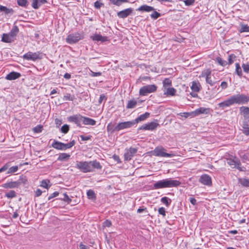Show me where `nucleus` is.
<instances>
[{
	"instance_id": "864d4df0",
	"label": "nucleus",
	"mask_w": 249,
	"mask_h": 249,
	"mask_svg": "<svg viewBox=\"0 0 249 249\" xmlns=\"http://www.w3.org/2000/svg\"><path fill=\"white\" fill-rule=\"evenodd\" d=\"M69 129L70 127L69 125L66 124H64L61 128V131L64 134H66L68 132Z\"/></svg>"
},
{
	"instance_id": "8fccbe9b",
	"label": "nucleus",
	"mask_w": 249,
	"mask_h": 249,
	"mask_svg": "<svg viewBox=\"0 0 249 249\" xmlns=\"http://www.w3.org/2000/svg\"><path fill=\"white\" fill-rule=\"evenodd\" d=\"M6 196L9 198H12L16 197V193L15 191L11 190L8 193L6 194Z\"/></svg>"
},
{
	"instance_id": "dca6fc26",
	"label": "nucleus",
	"mask_w": 249,
	"mask_h": 249,
	"mask_svg": "<svg viewBox=\"0 0 249 249\" xmlns=\"http://www.w3.org/2000/svg\"><path fill=\"white\" fill-rule=\"evenodd\" d=\"M166 181L167 188L177 187L181 184V182L179 180L171 178H166Z\"/></svg>"
},
{
	"instance_id": "20e7f679",
	"label": "nucleus",
	"mask_w": 249,
	"mask_h": 249,
	"mask_svg": "<svg viewBox=\"0 0 249 249\" xmlns=\"http://www.w3.org/2000/svg\"><path fill=\"white\" fill-rule=\"evenodd\" d=\"M90 162L89 161H76L75 167L83 173H86L91 172L93 170L91 168Z\"/></svg>"
},
{
	"instance_id": "a878e982",
	"label": "nucleus",
	"mask_w": 249,
	"mask_h": 249,
	"mask_svg": "<svg viewBox=\"0 0 249 249\" xmlns=\"http://www.w3.org/2000/svg\"><path fill=\"white\" fill-rule=\"evenodd\" d=\"M136 10L142 12H149L154 10L153 7L146 4L142 5L138 8Z\"/></svg>"
},
{
	"instance_id": "4be33fe9",
	"label": "nucleus",
	"mask_w": 249,
	"mask_h": 249,
	"mask_svg": "<svg viewBox=\"0 0 249 249\" xmlns=\"http://www.w3.org/2000/svg\"><path fill=\"white\" fill-rule=\"evenodd\" d=\"M90 38L93 41H100L102 42H106L108 40V37L107 36H103L100 34H95L91 36Z\"/></svg>"
},
{
	"instance_id": "a18cd8bd",
	"label": "nucleus",
	"mask_w": 249,
	"mask_h": 249,
	"mask_svg": "<svg viewBox=\"0 0 249 249\" xmlns=\"http://www.w3.org/2000/svg\"><path fill=\"white\" fill-rule=\"evenodd\" d=\"M17 3L19 6L23 7H27L28 5L27 0H17Z\"/></svg>"
},
{
	"instance_id": "72a5a7b5",
	"label": "nucleus",
	"mask_w": 249,
	"mask_h": 249,
	"mask_svg": "<svg viewBox=\"0 0 249 249\" xmlns=\"http://www.w3.org/2000/svg\"><path fill=\"white\" fill-rule=\"evenodd\" d=\"M137 104V101L133 98L128 101L126 107L127 109L134 108L136 107Z\"/></svg>"
},
{
	"instance_id": "c03bdc74",
	"label": "nucleus",
	"mask_w": 249,
	"mask_h": 249,
	"mask_svg": "<svg viewBox=\"0 0 249 249\" xmlns=\"http://www.w3.org/2000/svg\"><path fill=\"white\" fill-rule=\"evenodd\" d=\"M178 115L180 116L187 118L189 117H194V112H181L178 114Z\"/></svg>"
},
{
	"instance_id": "e2e57ef3",
	"label": "nucleus",
	"mask_w": 249,
	"mask_h": 249,
	"mask_svg": "<svg viewBox=\"0 0 249 249\" xmlns=\"http://www.w3.org/2000/svg\"><path fill=\"white\" fill-rule=\"evenodd\" d=\"M206 82L207 83L210 84L212 86H214L217 83L216 81L215 82L212 81L211 77H210L209 78H206Z\"/></svg>"
},
{
	"instance_id": "49530a36",
	"label": "nucleus",
	"mask_w": 249,
	"mask_h": 249,
	"mask_svg": "<svg viewBox=\"0 0 249 249\" xmlns=\"http://www.w3.org/2000/svg\"><path fill=\"white\" fill-rule=\"evenodd\" d=\"M216 61L221 66H225L228 64L226 61L223 60L220 57H217L215 59Z\"/></svg>"
},
{
	"instance_id": "f704fd0d",
	"label": "nucleus",
	"mask_w": 249,
	"mask_h": 249,
	"mask_svg": "<svg viewBox=\"0 0 249 249\" xmlns=\"http://www.w3.org/2000/svg\"><path fill=\"white\" fill-rule=\"evenodd\" d=\"M238 182L243 187H249V178H239Z\"/></svg>"
},
{
	"instance_id": "4c0bfd02",
	"label": "nucleus",
	"mask_w": 249,
	"mask_h": 249,
	"mask_svg": "<svg viewBox=\"0 0 249 249\" xmlns=\"http://www.w3.org/2000/svg\"><path fill=\"white\" fill-rule=\"evenodd\" d=\"M70 157V155L67 153H61L57 158L58 161H64L68 160Z\"/></svg>"
},
{
	"instance_id": "69168bd1",
	"label": "nucleus",
	"mask_w": 249,
	"mask_h": 249,
	"mask_svg": "<svg viewBox=\"0 0 249 249\" xmlns=\"http://www.w3.org/2000/svg\"><path fill=\"white\" fill-rule=\"evenodd\" d=\"M112 225V223L110 220H106L103 223V226L105 227H110Z\"/></svg>"
},
{
	"instance_id": "6ab92c4d",
	"label": "nucleus",
	"mask_w": 249,
	"mask_h": 249,
	"mask_svg": "<svg viewBox=\"0 0 249 249\" xmlns=\"http://www.w3.org/2000/svg\"><path fill=\"white\" fill-rule=\"evenodd\" d=\"M21 76L19 72L16 71H12L8 73L5 78L8 80H14L19 78Z\"/></svg>"
},
{
	"instance_id": "de8ad7c7",
	"label": "nucleus",
	"mask_w": 249,
	"mask_h": 249,
	"mask_svg": "<svg viewBox=\"0 0 249 249\" xmlns=\"http://www.w3.org/2000/svg\"><path fill=\"white\" fill-rule=\"evenodd\" d=\"M87 195L89 199H94L96 197L94 191L92 190H89L87 192Z\"/></svg>"
},
{
	"instance_id": "4468645a",
	"label": "nucleus",
	"mask_w": 249,
	"mask_h": 249,
	"mask_svg": "<svg viewBox=\"0 0 249 249\" xmlns=\"http://www.w3.org/2000/svg\"><path fill=\"white\" fill-rule=\"evenodd\" d=\"M240 114L244 117L246 121L249 122V107L242 106L239 107Z\"/></svg>"
},
{
	"instance_id": "58836bf2",
	"label": "nucleus",
	"mask_w": 249,
	"mask_h": 249,
	"mask_svg": "<svg viewBox=\"0 0 249 249\" xmlns=\"http://www.w3.org/2000/svg\"><path fill=\"white\" fill-rule=\"evenodd\" d=\"M235 72L237 74L238 76H239L240 77H241L242 75V68L238 63H236L235 64Z\"/></svg>"
},
{
	"instance_id": "2f4dec72",
	"label": "nucleus",
	"mask_w": 249,
	"mask_h": 249,
	"mask_svg": "<svg viewBox=\"0 0 249 249\" xmlns=\"http://www.w3.org/2000/svg\"><path fill=\"white\" fill-rule=\"evenodd\" d=\"M248 121H244L242 125V131L246 136H249V127Z\"/></svg>"
},
{
	"instance_id": "7ed1b4c3",
	"label": "nucleus",
	"mask_w": 249,
	"mask_h": 249,
	"mask_svg": "<svg viewBox=\"0 0 249 249\" xmlns=\"http://www.w3.org/2000/svg\"><path fill=\"white\" fill-rule=\"evenodd\" d=\"M75 143V141L73 140L68 143H64L54 140L53 142L52 146L56 149L65 150L72 147Z\"/></svg>"
},
{
	"instance_id": "7c9ffc66",
	"label": "nucleus",
	"mask_w": 249,
	"mask_h": 249,
	"mask_svg": "<svg viewBox=\"0 0 249 249\" xmlns=\"http://www.w3.org/2000/svg\"><path fill=\"white\" fill-rule=\"evenodd\" d=\"M1 41L5 43H11L14 41V39L8 34L4 33L2 35Z\"/></svg>"
},
{
	"instance_id": "c85d7f7f",
	"label": "nucleus",
	"mask_w": 249,
	"mask_h": 249,
	"mask_svg": "<svg viewBox=\"0 0 249 249\" xmlns=\"http://www.w3.org/2000/svg\"><path fill=\"white\" fill-rule=\"evenodd\" d=\"M209 109L204 107H200L196 109L194 112V117L201 114H207Z\"/></svg>"
},
{
	"instance_id": "393cba45",
	"label": "nucleus",
	"mask_w": 249,
	"mask_h": 249,
	"mask_svg": "<svg viewBox=\"0 0 249 249\" xmlns=\"http://www.w3.org/2000/svg\"><path fill=\"white\" fill-rule=\"evenodd\" d=\"M192 90L194 92H198L201 89V86L198 81H193L191 86Z\"/></svg>"
},
{
	"instance_id": "473e14b6",
	"label": "nucleus",
	"mask_w": 249,
	"mask_h": 249,
	"mask_svg": "<svg viewBox=\"0 0 249 249\" xmlns=\"http://www.w3.org/2000/svg\"><path fill=\"white\" fill-rule=\"evenodd\" d=\"M91 163L90 167L92 169L93 168L96 169H101L102 168V166L101 165L100 163L97 161L96 160H94L93 161H90Z\"/></svg>"
},
{
	"instance_id": "f257e3e1",
	"label": "nucleus",
	"mask_w": 249,
	"mask_h": 249,
	"mask_svg": "<svg viewBox=\"0 0 249 249\" xmlns=\"http://www.w3.org/2000/svg\"><path fill=\"white\" fill-rule=\"evenodd\" d=\"M249 102V96L244 94H237L231 96L229 98L219 103V107H225L231 106L234 104H247Z\"/></svg>"
},
{
	"instance_id": "c9c22d12",
	"label": "nucleus",
	"mask_w": 249,
	"mask_h": 249,
	"mask_svg": "<svg viewBox=\"0 0 249 249\" xmlns=\"http://www.w3.org/2000/svg\"><path fill=\"white\" fill-rule=\"evenodd\" d=\"M58 199L63 200L68 204H70L72 201L71 199L68 196L66 193L63 194V198H56L55 200Z\"/></svg>"
},
{
	"instance_id": "1a4fd4ad",
	"label": "nucleus",
	"mask_w": 249,
	"mask_h": 249,
	"mask_svg": "<svg viewBox=\"0 0 249 249\" xmlns=\"http://www.w3.org/2000/svg\"><path fill=\"white\" fill-rule=\"evenodd\" d=\"M81 39V35L79 33H75L68 35L66 40L68 43L72 44L78 42Z\"/></svg>"
},
{
	"instance_id": "3c124183",
	"label": "nucleus",
	"mask_w": 249,
	"mask_h": 249,
	"mask_svg": "<svg viewBox=\"0 0 249 249\" xmlns=\"http://www.w3.org/2000/svg\"><path fill=\"white\" fill-rule=\"evenodd\" d=\"M153 11V13L150 15V17L152 19H156L160 17L161 15L160 13L155 11V10Z\"/></svg>"
},
{
	"instance_id": "412c9836",
	"label": "nucleus",
	"mask_w": 249,
	"mask_h": 249,
	"mask_svg": "<svg viewBox=\"0 0 249 249\" xmlns=\"http://www.w3.org/2000/svg\"><path fill=\"white\" fill-rule=\"evenodd\" d=\"M47 3L46 0H32V6L35 9H37L42 5Z\"/></svg>"
},
{
	"instance_id": "9d476101",
	"label": "nucleus",
	"mask_w": 249,
	"mask_h": 249,
	"mask_svg": "<svg viewBox=\"0 0 249 249\" xmlns=\"http://www.w3.org/2000/svg\"><path fill=\"white\" fill-rule=\"evenodd\" d=\"M138 151V148L130 147L126 150V152L124 154V159L125 160L129 161L132 157L135 155Z\"/></svg>"
},
{
	"instance_id": "f8f14e48",
	"label": "nucleus",
	"mask_w": 249,
	"mask_h": 249,
	"mask_svg": "<svg viewBox=\"0 0 249 249\" xmlns=\"http://www.w3.org/2000/svg\"><path fill=\"white\" fill-rule=\"evenodd\" d=\"M135 125L133 120L130 121L121 122L118 124L119 131L124 129L129 128Z\"/></svg>"
},
{
	"instance_id": "9b49d317",
	"label": "nucleus",
	"mask_w": 249,
	"mask_h": 249,
	"mask_svg": "<svg viewBox=\"0 0 249 249\" xmlns=\"http://www.w3.org/2000/svg\"><path fill=\"white\" fill-rule=\"evenodd\" d=\"M199 181L203 185L209 186L212 184L211 177L207 174L201 175L199 179Z\"/></svg>"
},
{
	"instance_id": "6e6552de",
	"label": "nucleus",
	"mask_w": 249,
	"mask_h": 249,
	"mask_svg": "<svg viewBox=\"0 0 249 249\" xmlns=\"http://www.w3.org/2000/svg\"><path fill=\"white\" fill-rule=\"evenodd\" d=\"M84 116L80 114H77L72 116H71L68 118V121L69 122L75 123L77 126L81 127V123H83Z\"/></svg>"
},
{
	"instance_id": "cd10ccee",
	"label": "nucleus",
	"mask_w": 249,
	"mask_h": 249,
	"mask_svg": "<svg viewBox=\"0 0 249 249\" xmlns=\"http://www.w3.org/2000/svg\"><path fill=\"white\" fill-rule=\"evenodd\" d=\"M96 122L93 119L84 117H83V124L85 125H94L96 124Z\"/></svg>"
},
{
	"instance_id": "e433bc0d",
	"label": "nucleus",
	"mask_w": 249,
	"mask_h": 249,
	"mask_svg": "<svg viewBox=\"0 0 249 249\" xmlns=\"http://www.w3.org/2000/svg\"><path fill=\"white\" fill-rule=\"evenodd\" d=\"M172 80L169 78H165L162 82L163 89H165L172 86Z\"/></svg>"
},
{
	"instance_id": "774afa93",
	"label": "nucleus",
	"mask_w": 249,
	"mask_h": 249,
	"mask_svg": "<svg viewBox=\"0 0 249 249\" xmlns=\"http://www.w3.org/2000/svg\"><path fill=\"white\" fill-rule=\"evenodd\" d=\"M195 0H185L184 2L186 6H190L194 4Z\"/></svg>"
},
{
	"instance_id": "c756f323",
	"label": "nucleus",
	"mask_w": 249,
	"mask_h": 249,
	"mask_svg": "<svg viewBox=\"0 0 249 249\" xmlns=\"http://www.w3.org/2000/svg\"><path fill=\"white\" fill-rule=\"evenodd\" d=\"M18 32L19 29L17 25H14L13 28L8 34L14 40V38L16 36Z\"/></svg>"
},
{
	"instance_id": "052dcab7",
	"label": "nucleus",
	"mask_w": 249,
	"mask_h": 249,
	"mask_svg": "<svg viewBox=\"0 0 249 249\" xmlns=\"http://www.w3.org/2000/svg\"><path fill=\"white\" fill-rule=\"evenodd\" d=\"M235 57L236 56L234 54H231L230 55H229L228 57V62H227L228 64L229 65H231V64H232L234 61L233 59L235 58Z\"/></svg>"
},
{
	"instance_id": "a19ab883",
	"label": "nucleus",
	"mask_w": 249,
	"mask_h": 249,
	"mask_svg": "<svg viewBox=\"0 0 249 249\" xmlns=\"http://www.w3.org/2000/svg\"><path fill=\"white\" fill-rule=\"evenodd\" d=\"M161 202L165 204L166 207H169L171 203L172 200L170 198L164 196L161 198Z\"/></svg>"
},
{
	"instance_id": "338daca9",
	"label": "nucleus",
	"mask_w": 249,
	"mask_h": 249,
	"mask_svg": "<svg viewBox=\"0 0 249 249\" xmlns=\"http://www.w3.org/2000/svg\"><path fill=\"white\" fill-rule=\"evenodd\" d=\"M59 192H54L53 194L50 195V196L48 197V199L51 200V199L53 198V197H55L59 195Z\"/></svg>"
},
{
	"instance_id": "aec40b11",
	"label": "nucleus",
	"mask_w": 249,
	"mask_h": 249,
	"mask_svg": "<svg viewBox=\"0 0 249 249\" xmlns=\"http://www.w3.org/2000/svg\"><path fill=\"white\" fill-rule=\"evenodd\" d=\"M163 91L164 92V95H165L166 96H174L176 94L177 90L174 88L171 87L163 89Z\"/></svg>"
},
{
	"instance_id": "bf43d9fd",
	"label": "nucleus",
	"mask_w": 249,
	"mask_h": 249,
	"mask_svg": "<svg viewBox=\"0 0 249 249\" xmlns=\"http://www.w3.org/2000/svg\"><path fill=\"white\" fill-rule=\"evenodd\" d=\"M43 126L41 125H38L33 128V131L35 133H40L42 130Z\"/></svg>"
},
{
	"instance_id": "ddd939ff",
	"label": "nucleus",
	"mask_w": 249,
	"mask_h": 249,
	"mask_svg": "<svg viewBox=\"0 0 249 249\" xmlns=\"http://www.w3.org/2000/svg\"><path fill=\"white\" fill-rule=\"evenodd\" d=\"M159 125V124L155 122H151L142 125L139 128V130H153Z\"/></svg>"
},
{
	"instance_id": "2eb2a0df",
	"label": "nucleus",
	"mask_w": 249,
	"mask_h": 249,
	"mask_svg": "<svg viewBox=\"0 0 249 249\" xmlns=\"http://www.w3.org/2000/svg\"><path fill=\"white\" fill-rule=\"evenodd\" d=\"M133 11V9L129 8L124 9L122 11H119L117 13V16L119 18H125L129 15H131Z\"/></svg>"
},
{
	"instance_id": "b1692460",
	"label": "nucleus",
	"mask_w": 249,
	"mask_h": 249,
	"mask_svg": "<svg viewBox=\"0 0 249 249\" xmlns=\"http://www.w3.org/2000/svg\"><path fill=\"white\" fill-rule=\"evenodd\" d=\"M150 116V113L146 112L144 114L140 115L138 117L133 120L135 125L140 122L144 121Z\"/></svg>"
},
{
	"instance_id": "680f3d73",
	"label": "nucleus",
	"mask_w": 249,
	"mask_h": 249,
	"mask_svg": "<svg viewBox=\"0 0 249 249\" xmlns=\"http://www.w3.org/2000/svg\"><path fill=\"white\" fill-rule=\"evenodd\" d=\"M159 214L162 215L163 217H165L166 215L165 209L164 207H160L158 210Z\"/></svg>"
},
{
	"instance_id": "4d7b16f0",
	"label": "nucleus",
	"mask_w": 249,
	"mask_h": 249,
	"mask_svg": "<svg viewBox=\"0 0 249 249\" xmlns=\"http://www.w3.org/2000/svg\"><path fill=\"white\" fill-rule=\"evenodd\" d=\"M94 6L95 8L97 9H100L101 6H104V3L101 2V0H97L94 3Z\"/></svg>"
},
{
	"instance_id": "6e6d98bb",
	"label": "nucleus",
	"mask_w": 249,
	"mask_h": 249,
	"mask_svg": "<svg viewBox=\"0 0 249 249\" xmlns=\"http://www.w3.org/2000/svg\"><path fill=\"white\" fill-rule=\"evenodd\" d=\"M18 166H14L9 168L7 174H12L16 172L18 170Z\"/></svg>"
},
{
	"instance_id": "f03ea898",
	"label": "nucleus",
	"mask_w": 249,
	"mask_h": 249,
	"mask_svg": "<svg viewBox=\"0 0 249 249\" xmlns=\"http://www.w3.org/2000/svg\"><path fill=\"white\" fill-rule=\"evenodd\" d=\"M166 149L162 146H157L153 151L150 152V153L153 156L160 157H168L172 158L175 156L174 154L167 153L165 152Z\"/></svg>"
},
{
	"instance_id": "ea45409f",
	"label": "nucleus",
	"mask_w": 249,
	"mask_h": 249,
	"mask_svg": "<svg viewBox=\"0 0 249 249\" xmlns=\"http://www.w3.org/2000/svg\"><path fill=\"white\" fill-rule=\"evenodd\" d=\"M240 33L244 32H249V26L244 23L240 24V29L239 30Z\"/></svg>"
},
{
	"instance_id": "423d86ee",
	"label": "nucleus",
	"mask_w": 249,
	"mask_h": 249,
	"mask_svg": "<svg viewBox=\"0 0 249 249\" xmlns=\"http://www.w3.org/2000/svg\"><path fill=\"white\" fill-rule=\"evenodd\" d=\"M157 88V86L154 84L143 86L140 89L139 94L141 96H146L149 93L155 92Z\"/></svg>"
},
{
	"instance_id": "f3484780",
	"label": "nucleus",
	"mask_w": 249,
	"mask_h": 249,
	"mask_svg": "<svg viewBox=\"0 0 249 249\" xmlns=\"http://www.w3.org/2000/svg\"><path fill=\"white\" fill-rule=\"evenodd\" d=\"M0 12H2V15L11 17L14 13V10L12 8H8L5 6L0 5Z\"/></svg>"
},
{
	"instance_id": "37998d69",
	"label": "nucleus",
	"mask_w": 249,
	"mask_h": 249,
	"mask_svg": "<svg viewBox=\"0 0 249 249\" xmlns=\"http://www.w3.org/2000/svg\"><path fill=\"white\" fill-rule=\"evenodd\" d=\"M17 181L18 182H19V186L21 184H23V185L26 184L27 182V179L25 176L21 175L19 177V178Z\"/></svg>"
},
{
	"instance_id": "09e8293b",
	"label": "nucleus",
	"mask_w": 249,
	"mask_h": 249,
	"mask_svg": "<svg viewBox=\"0 0 249 249\" xmlns=\"http://www.w3.org/2000/svg\"><path fill=\"white\" fill-rule=\"evenodd\" d=\"M50 183V181L48 179L42 180L41 182L40 186L46 189H48L51 185H49L48 183Z\"/></svg>"
},
{
	"instance_id": "0eeeda50",
	"label": "nucleus",
	"mask_w": 249,
	"mask_h": 249,
	"mask_svg": "<svg viewBox=\"0 0 249 249\" xmlns=\"http://www.w3.org/2000/svg\"><path fill=\"white\" fill-rule=\"evenodd\" d=\"M227 163L231 166L238 169L239 171H244V167L241 166V163L239 159L237 157H233V158H230L227 159Z\"/></svg>"
},
{
	"instance_id": "0e129e2a",
	"label": "nucleus",
	"mask_w": 249,
	"mask_h": 249,
	"mask_svg": "<svg viewBox=\"0 0 249 249\" xmlns=\"http://www.w3.org/2000/svg\"><path fill=\"white\" fill-rule=\"evenodd\" d=\"M107 100V97L104 94H101L100 96V97H99V99L98 100V103H99V104H101L102 103L103 100H105L106 101Z\"/></svg>"
},
{
	"instance_id": "a211bd4d",
	"label": "nucleus",
	"mask_w": 249,
	"mask_h": 249,
	"mask_svg": "<svg viewBox=\"0 0 249 249\" xmlns=\"http://www.w3.org/2000/svg\"><path fill=\"white\" fill-rule=\"evenodd\" d=\"M153 188L155 189H159L167 187L166 179L159 180L154 184Z\"/></svg>"
},
{
	"instance_id": "603ef678",
	"label": "nucleus",
	"mask_w": 249,
	"mask_h": 249,
	"mask_svg": "<svg viewBox=\"0 0 249 249\" xmlns=\"http://www.w3.org/2000/svg\"><path fill=\"white\" fill-rule=\"evenodd\" d=\"M64 99L65 100L72 101L74 99V96L70 93H67L64 96Z\"/></svg>"
},
{
	"instance_id": "bb28decb",
	"label": "nucleus",
	"mask_w": 249,
	"mask_h": 249,
	"mask_svg": "<svg viewBox=\"0 0 249 249\" xmlns=\"http://www.w3.org/2000/svg\"><path fill=\"white\" fill-rule=\"evenodd\" d=\"M107 130L111 133L116 131H119L118 124L115 125L112 123H109L107 125Z\"/></svg>"
},
{
	"instance_id": "79ce46f5",
	"label": "nucleus",
	"mask_w": 249,
	"mask_h": 249,
	"mask_svg": "<svg viewBox=\"0 0 249 249\" xmlns=\"http://www.w3.org/2000/svg\"><path fill=\"white\" fill-rule=\"evenodd\" d=\"M114 5L116 6H120L123 3L129 2L128 0H109Z\"/></svg>"
},
{
	"instance_id": "5fc2aeb1",
	"label": "nucleus",
	"mask_w": 249,
	"mask_h": 249,
	"mask_svg": "<svg viewBox=\"0 0 249 249\" xmlns=\"http://www.w3.org/2000/svg\"><path fill=\"white\" fill-rule=\"evenodd\" d=\"M242 68L243 69V71L247 73H249V63H243L242 64Z\"/></svg>"
},
{
	"instance_id": "5701e85b",
	"label": "nucleus",
	"mask_w": 249,
	"mask_h": 249,
	"mask_svg": "<svg viewBox=\"0 0 249 249\" xmlns=\"http://www.w3.org/2000/svg\"><path fill=\"white\" fill-rule=\"evenodd\" d=\"M2 186L5 189L18 188L19 182H18L17 181H10L2 184Z\"/></svg>"
},
{
	"instance_id": "39448f33",
	"label": "nucleus",
	"mask_w": 249,
	"mask_h": 249,
	"mask_svg": "<svg viewBox=\"0 0 249 249\" xmlns=\"http://www.w3.org/2000/svg\"><path fill=\"white\" fill-rule=\"evenodd\" d=\"M43 55H45V54L40 52H37L35 53L29 52L23 55V58L27 60L35 61L37 59H42Z\"/></svg>"
},
{
	"instance_id": "13d9d810",
	"label": "nucleus",
	"mask_w": 249,
	"mask_h": 249,
	"mask_svg": "<svg viewBox=\"0 0 249 249\" xmlns=\"http://www.w3.org/2000/svg\"><path fill=\"white\" fill-rule=\"evenodd\" d=\"M211 71L210 70H207L206 71L202 72V76L205 77V78H209L211 77Z\"/></svg>"
}]
</instances>
